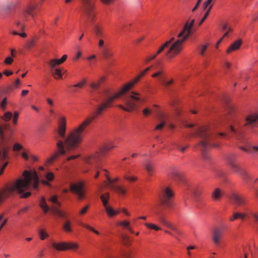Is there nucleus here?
<instances>
[{
    "label": "nucleus",
    "instance_id": "cd10ccee",
    "mask_svg": "<svg viewBox=\"0 0 258 258\" xmlns=\"http://www.w3.org/2000/svg\"><path fill=\"white\" fill-rule=\"evenodd\" d=\"M52 246L56 250L59 251H63L67 250V242H52L51 243Z\"/></svg>",
    "mask_w": 258,
    "mask_h": 258
},
{
    "label": "nucleus",
    "instance_id": "864d4df0",
    "mask_svg": "<svg viewBox=\"0 0 258 258\" xmlns=\"http://www.w3.org/2000/svg\"><path fill=\"white\" fill-rule=\"evenodd\" d=\"M36 5H28L26 9L31 13V14H33V12L36 9Z\"/></svg>",
    "mask_w": 258,
    "mask_h": 258
},
{
    "label": "nucleus",
    "instance_id": "0eeeda50",
    "mask_svg": "<svg viewBox=\"0 0 258 258\" xmlns=\"http://www.w3.org/2000/svg\"><path fill=\"white\" fill-rule=\"evenodd\" d=\"M195 20L192 19L189 23L186 22L184 25L183 29L178 34V39L174 42L170 47L168 51L166 53V55L170 58L179 53L182 49V44L183 42L187 39L191 34V28L194 24Z\"/></svg>",
    "mask_w": 258,
    "mask_h": 258
},
{
    "label": "nucleus",
    "instance_id": "dca6fc26",
    "mask_svg": "<svg viewBox=\"0 0 258 258\" xmlns=\"http://www.w3.org/2000/svg\"><path fill=\"white\" fill-rule=\"evenodd\" d=\"M103 154V153L96 152L94 154L87 157L85 161L87 163L92 167L94 166L95 168H99L101 157Z\"/></svg>",
    "mask_w": 258,
    "mask_h": 258
},
{
    "label": "nucleus",
    "instance_id": "7ed1b4c3",
    "mask_svg": "<svg viewBox=\"0 0 258 258\" xmlns=\"http://www.w3.org/2000/svg\"><path fill=\"white\" fill-rule=\"evenodd\" d=\"M11 133L8 124L0 125V175L3 173L9 163L6 160L10 158V151L14 143L11 138Z\"/></svg>",
    "mask_w": 258,
    "mask_h": 258
},
{
    "label": "nucleus",
    "instance_id": "79ce46f5",
    "mask_svg": "<svg viewBox=\"0 0 258 258\" xmlns=\"http://www.w3.org/2000/svg\"><path fill=\"white\" fill-rule=\"evenodd\" d=\"M12 117V113L11 112H7L2 117L3 120L5 121H8L10 120Z\"/></svg>",
    "mask_w": 258,
    "mask_h": 258
},
{
    "label": "nucleus",
    "instance_id": "6ab92c4d",
    "mask_svg": "<svg viewBox=\"0 0 258 258\" xmlns=\"http://www.w3.org/2000/svg\"><path fill=\"white\" fill-rule=\"evenodd\" d=\"M223 235L222 230L219 227H215L212 233V241L215 245H219Z\"/></svg>",
    "mask_w": 258,
    "mask_h": 258
},
{
    "label": "nucleus",
    "instance_id": "4468645a",
    "mask_svg": "<svg viewBox=\"0 0 258 258\" xmlns=\"http://www.w3.org/2000/svg\"><path fill=\"white\" fill-rule=\"evenodd\" d=\"M70 189L77 195L79 200H82L86 198L83 182H78L71 183L70 184Z\"/></svg>",
    "mask_w": 258,
    "mask_h": 258
},
{
    "label": "nucleus",
    "instance_id": "13d9d810",
    "mask_svg": "<svg viewBox=\"0 0 258 258\" xmlns=\"http://www.w3.org/2000/svg\"><path fill=\"white\" fill-rule=\"evenodd\" d=\"M118 225L124 228H127L129 227L130 223L126 221H120L118 222Z\"/></svg>",
    "mask_w": 258,
    "mask_h": 258
},
{
    "label": "nucleus",
    "instance_id": "9d476101",
    "mask_svg": "<svg viewBox=\"0 0 258 258\" xmlns=\"http://www.w3.org/2000/svg\"><path fill=\"white\" fill-rule=\"evenodd\" d=\"M82 7L81 12L89 23H94L95 21L96 13L95 4L91 0H81Z\"/></svg>",
    "mask_w": 258,
    "mask_h": 258
},
{
    "label": "nucleus",
    "instance_id": "20e7f679",
    "mask_svg": "<svg viewBox=\"0 0 258 258\" xmlns=\"http://www.w3.org/2000/svg\"><path fill=\"white\" fill-rule=\"evenodd\" d=\"M11 133L8 124L0 125V175L3 173L9 163L6 160L10 158V151L14 143L11 138Z\"/></svg>",
    "mask_w": 258,
    "mask_h": 258
},
{
    "label": "nucleus",
    "instance_id": "a19ab883",
    "mask_svg": "<svg viewBox=\"0 0 258 258\" xmlns=\"http://www.w3.org/2000/svg\"><path fill=\"white\" fill-rule=\"evenodd\" d=\"M145 225L147 228L151 229H154L156 231L161 230V228L159 227L152 223H146Z\"/></svg>",
    "mask_w": 258,
    "mask_h": 258
},
{
    "label": "nucleus",
    "instance_id": "5fc2aeb1",
    "mask_svg": "<svg viewBox=\"0 0 258 258\" xmlns=\"http://www.w3.org/2000/svg\"><path fill=\"white\" fill-rule=\"evenodd\" d=\"M7 104V98H4L3 99V100L2 101L1 103V107L3 111H5L6 110Z\"/></svg>",
    "mask_w": 258,
    "mask_h": 258
},
{
    "label": "nucleus",
    "instance_id": "1a4fd4ad",
    "mask_svg": "<svg viewBox=\"0 0 258 258\" xmlns=\"http://www.w3.org/2000/svg\"><path fill=\"white\" fill-rule=\"evenodd\" d=\"M124 101L125 106L119 104L117 105L118 107L125 111L131 112L139 105L143 103L145 101V99L141 97L140 93L135 91H131L124 97Z\"/></svg>",
    "mask_w": 258,
    "mask_h": 258
},
{
    "label": "nucleus",
    "instance_id": "e433bc0d",
    "mask_svg": "<svg viewBox=\"0 0 258 258\" xmlns=\"http://www.w3.org/2000/svg\"><path fill=\"white\" fill-rule=\"evenodd\" d=\"M49 200L52 203L55 204L58 207L61 206V203L57 200V196L56 195L51 196L50 197Z\"/></svg>",
    "mask_w": 258,
    "mask_h": 258
},
{
    "label": "nucleus",
    "instance_id": "c756f323",
    "mask_svg": "<svg viewBox=\"0 0 258 258\" xmlns=\"http://www.w3.org/2000/svg\"><path fill=\"white\" fill-rule=\"evenodd\" d=\"M222 196V190L218 188H215L212 194V198L215 201H218Z\"/></svg>",
    "mask_w": 258,
    "mask_h": 258
},
{
    "label": "nucleus",
    "instance_id": "aec40b11",
    "mask_svg": "<svg viewBox=\"0 0 258 258\" xmlns=\"http://www.w3.org/2000/svg\"><path fill=\"white\" fill-rule=\"evenodd\" d=\"M236 155L235 154H232L229 155L227 157V163L234 171L239 173L242 169H241L237 165L235 164L234 161Z\"/></svg>",
    "mask_w": 258,
    "mask_h": 258
},
{
    "label": "nucleus",
    "instance_id": "c9c22d12",
    "mask_svg": "<svg viewBox=\"0 0 258 258\" xmlns=\"http://www.w3.org/2000/svg\"><path fill=\"white\" fill-rule=\"evenodd\" d=\"M105 208V211L107 214V215L109 217H112L118 213V211H114L112 207L110 206L106 207Z\"/></svg>",
    "mask_w": 258,
    "mask_h": 258
},
{
    "label": "nucleus",
    "instance_id": "0e129e2a",
    "mask_svg": "<svg viewBox=\"0 0 258 258\" xmlns=\"http://www.w3.org/2000/svg\"><path fill=\"white\" fill-rule=\"evenodd\" d=\"M54 175L52 172H48L46 174V178L49 180L51 181L53 179Z\"/></svg>",
    "mask_w": 258,
    "mask_h": 258
},
{
    "label": "nucleus",
    "instance_id": "603ef678",
    "mask_svg": "<svg viewBox=\"0 0 258 258\" xmlns=\"http://www.w3.org/2000/svg\"><path fill=\"white\" fill-rule=\"evenodd\" d=\"M102 54L105 58H109L112 56V54L107 49H104L102 51Z\"/></svg>",
    "mask_w": 258,
    "mask_h": 258
},
{
    "label": "nucleus",
    "instance_id": "a18cd8bd",
    "mask_svg": "<svg viewBox=\"0 0 258 258\" xmlns=\"http://www.w3.org/2000/svg\"><path fill=\"white\" fill-rule=\"evenodd\" d=\"M145 168L149 174L151 175V172L153 171L152 164L150 162H147L145 164Z\"/></svg>",
    "mask_w": 258,
    "mask_h": 258
},
{
    "label": "nucleus",
    "instance_id": "f8f14e48",
    "mask_svg": "<svg viewBox=\"0 0 258 258\" xmlns=\"http://www.w3.org/2000/svg\"><path fill=\"white\" fill-rule=\"evenodd\" d=\"M173 191L169 187H166L163 190L160 198V204L166 208H170L172 206L171 198L173 197Z\"/></svg>",
    "mask_w": 258,
    "mask_h": 258
},
{
    "label": "nucleus",
    "instance_id": "ea45409f",
    "mask_svg": "<svg viewBox=\"0 0 258 258\" xmlns=\"http://www.w3.org/2000/svg\"><path fill=\"white\" fill-rule=\"evenodd\" d=\"M81 225L82 226L84 227V228L93 232L94 233H95V234H96L97 235L99 234V232L97 230H95L92 227L90 226V225H89L88 224H86L85 223H81Z\"/></svg>",
    "mask_w": 258,
    "mask_h": 258
},
{
    "label": "nucleus",
    "instance_id": "ddd939ff",
    "mask_svg": "<svg viewBox=\"0 0 258 258\" xmlns=\"http://www.w3.org/2000/svg\"><path fill=\"white\" fill-rule=\"evenodd\" d=\"M30 14L31 13L25 8L20 12L17 19L15 21L16 26L20 27L22 31H24L25 28L24 22L28 20Z\"/></svg>",
    "mask_w": 258,
    "mask_h": 258
},
{
    "label": "nucleus",
    "instance_id": "6e6d98bb",
    "mask_svg": "<svg viewBox=\"0 0 258 258\" xmlns=\"http://www.w3.org/2000/svg\"><path fill=\"white\" fill-rule=\"evenodd\" d=\"M168 42H165L163 45H162L158 50L157 52L155 54H157V55L160 54L161 52L163 51V50L168 47Z\"/></svg>",
    "mask_w": 258,
    "mask_h": 258
},
{
    "label": "nucleus",
    "instance_id": "bb28decb",
    "mask_svg": "<svg viewBox=\"0 0 258 258\" xmlns=\"http://www.w3.org/2000/svg\"><path fill=\"white\" fill-rule=\"evenodd\" d=\"M94 32L98 38H101L104 36L103 28L99 24L94 25Z\"/></svg>",
    "mask_w": 258,
    "mask_h": 258
},
{
    "label": "nucleus",
    "instance_id": "09e8293b",
    "mask_svg": "<svg viewBox=\"0 0 258 258\" xmlns=\"http://www.w3.org/2000/svg\"><path fill=\"white\" fill-rule=\"evenodd\" d=\"M22 149L23 146L19 143H15L13 147V150L14 152H18Z\"/></svg>",
    "mask_w": 258,
    "mask_h": 258
},
{
    "label": "nucleus",
    "instance_id": "37998d69",
    "mask_svg": "<svg viewBox=\"0 0 258 258\" xmlns=\"http://www.w3.org/2000/svg\"><path fill=\"white\" fill-rule=\"evenodd\" d=\"M67 249H76L78 247V245L76 243H67Z\"/></svg>",
    "mask_w": 258,
    "mask_h": 258
},
{
    "label": "nucleus",
    "instance_id": "f257e3e1",
    "mask_svg": "<svg viewBox=\"0 0 258 258\" xmlns=\"http://www.w3.org/2000/svg\"><path fill=\"white\" fill-rule=\"evenodd\" d=\"M102 105V102L99 105L93 114L86 119L77 128L73 130L68 136L66 137V120L64 116H61L59 121L58 128L57 130V136L55 137L56 141V147L58 149L59 152L64 153L63 144H64L68 150H72L79 145L82 139V133L85 128L95 119L97 116L101 115L106 109L103 110L99 113H97L98 108Z\"/></svg>",
    "mask_w": 258,
    "mask_h": 258
},
{
    "label": "nucleus",
    "instance_id": "338daca9",
    "mask_svg": "<svg viewBox=\"0 0 258 258\" xmlns=\"http://www.w3.org/2000/svg\"><path fill=\"white\" fill-rule=\"evenodd\" d=\"M18 116H19V113L17 111H15L14 112L13 119L14 124H17Z\"/></svg>",
    "mask_w": 258,
    "mask_h": 258
},
{
    "label": "nucleus",
    "instance_id": "e2e57ef3",
    "mask_svg": "<svg viewBox=\"0 0 258 258\" xmlns=\"http://www.w3.org/2000/svg\"><path fill=\"white\" fill-rule=\"evenodd\" d=\"M86 83V81L84 80L82 82L78 83L73 86L74 87H78L80 88H82L83 87L84 85Z\"/></svg>",
    "mask_w": 258,
    "mask_h": 258
},
{
    "label": "nucleus",
    "instance_id": "49530a36",
    "mask_svg": "<svg viewBox=\"0 0 258 258\" xmlns=\"http://www.w3.org/2000/svg\"><path fill=\"white\" fill-rule=\"evenodd\" d=\"M14 89V88L13 85H8L4 89L3 92L6 94H8L12 92Z\"/></svg>",
    "mask_w": 258,
    "mask_h": 258
},
{
    "label": "nucleus",
    "instance_id": "680f3d73",
    "mask_svg": "<svg viewBox=\"0 0 258 258\" xmlns=\"http://www.w3.org/2000/svg\"><path fill=\"white\" fill-rule=\"evenodd\" d=\"M212 1L213 0H207L204 3L203 7L204 10H206L208 7L209 8L211 5H212L211 4Z\"/></svg>",
    "mask_w": 258,
    "mask_h": 258
},
{
    "label": "nucleus",
    "instance_id": "3c124183",
    "mask_svg": "<svg viewBox=\"0 0 258 258\" xmlns=\"http://www.w3.org/2000/svg\"><path fill=\"white\" fill-rule=\"evenodd\" d=\"M100 85V82H93L90 84V87L93 90L98 89Z\"/></svg>",
    "mask_w": 258,
    "mask_h": 258
},
{
    "label": "nucleus",
    "instance_id": "39448f33",
    "mask_svg": "<svg viewBox=\"0 0 258 258\" xmlns=\"http://www.w3.org/2000/svg\"><path fill=\"white\" fill-rule=\"evenodd\" d=\"M193 136L201 140L197 146L200 150L203 158L205 160L210 159L207 151L210 148L217 146L213 143L215 136L212 134L210 128L208 126H199Z\"/></svg>",
    "mask_w": 258,
    "mask_h": 258
},
{
    "label": "nucleus",
    "instance_id": "2eb2a0df",
    "mask_svg": "<svg viewBox=\"0 0 258 258\" xmlns=\"http://www.w3.org/2000/svg\"><path fill=\"white\" fill-rule=\"evenodd\" d=\"M230 198L234 204L237 206H244L248 202L247 198L242 194L233 192L231 194Z\"/></svg>",
    "mask_w": 258,
    "mask_h": 258
},
{
    "label": "nucleus",
    "instance_id": "9b49d317",
    "mask_svg": "<svg viewBox=\"0 0 258 258\" xmlns=\"http://www.w3.org/2000/svg\"><path fill=\"white\" fill-rule=\"evenodd\" d=\"M159 221L162 223L163 224H164L165 226H167V227L169 228L172 231V232L165 230V232L177 238V236L178 235H180L182 234L181 231L179 230L176 226L172 225L171 223L168 222L165 219V218L163 214L161 213H157Z\"/></svg>",
    "mask_w": 258,
    "mask_h": 258
},
{
    "label": "nucleus",
    "instance_id": "412c9836",
    "mask_svg": "<svg viewBox=\"0 0 258 258\" xmlns=\"http://www.w3.org/2000/svg\"><path fill=\"white\" fill-rule=\"evenodd\" d=\"M67 58V55L64 54L62 55V56L61 57L60 59H51L48 62V66L51 69H53L55 68L56 66L59 65L61 63H62L63 62L66 61V60Z\"/></svg>",
    "mask_w": 258,
    "mask_h": 258
},
{
    "label": "nucleus",
    "instance_id": "052dcab7",
    "mask_svg": "<svg viewBox=\"0 0 258 258\" xmlns=\"http://www.w3.org/2000/svg\"><path fill=\"white\" fill-rule=\"evenodd\" d=\"M13 62V59L11 56H8L4 60V63L6 64H11Z\"/></svg>",
    "mask_w": 258,
    "mask_h": 258
},
{
    "label": "nucleus",
    "instance_id": "bf43d9fd",
    "mask_svg": "<svg viewBox=\"0 0 258 258\" xmlns=\"http://www.w3.org/2000/svg\"><path fill=\"white\" fill-rule=\"evenodd\" d=\"M249 214L250 216L254 219V221L256 223H258V214L253 212H250Z\"/></svg>",
    "mask_w": 258,
    "mask_h": 258
},
{
    "label": "nucleus",
    "instance_id": "473e14b6",
    "mask_svg": "<svg viewBox=\"0 0 258 258\" xmlns=\"http://www.w3.org/2000/svg\"><path fill=\"white\" fill-rule=\"evenodd\" d=\"M51 69V72L52 76L55 79H61L62 78V74L61 70L58 68Z\"/></svg>",
    "mask_w": 258,
    "mask_h": 258
},
{
    "label": "nucleus",
    "instance_id": "58836bf2",
    "mask_svg": "<svg viewBox=\"0 0 258 258\" xmlns=\"http://www.w3.org/2000/svg\"><path fill=\"white\" fill-rule=\"evenodd\" d=\"M39 237H40V238L43 240H44L46 238L48 237L49 235L44 230H39Z\"/></svg>",
    "mask_w": 258,
    "mask_h": 258
},
{
    "label": "nucleus",
    "instance_id": "a878e982",
    "mask_svg": "<svg viewBox=\"0 0 258 258\" xmlns=\"http://www.w3.org/2000/svg\"><path fill=\"white\" fill-rule=\"evenodd\" d=\"M39 206L42 209L44 214H46L49 210H51V207L50 208L46 204L45 198L42 197L39 201Z\"/></svg>",
    "mask_w": 258,
    "mask_h": 258
},
{
    "label": "nucleus",
    "instance_id": "c03bdc74",
    "mask_svg": "<svg viewBox=\"0 0 258 258\" xmlns=\"http://www.w3.org/2000/svg\"><path fill=\"white\" fill-rule=\"evenodd\" d=\"M239 174L241 175L243 178L245 180H248L250 178L249 175L248 173L243 169L240 171Z\"/></svg>",
    "mask_w": 258,
    "mask_h": 258
},
{
    "label": "nucleus",
    "instance_id": "b1692460",
    "mask_svg": "<svg viewBox=\"0 0 258 258\" xmlns=\"http://www.w3.org/2000/svg\"><path fill=\"white\" fill-rule=\"evenodd\" d=\"M70 150H68L67 149V147L64 144H63V151L64 153H61L59 152L58 149L57 148V152H55L53 155H52L47 160V163L48 164H51L53 161L56 159L59 155H64L68 151H70Z\"/></svg>",
    "mask_w": 258,
    "mask_h": 258
},
{
    "label": "nucleus",
    "instance_id": "4d7b16f0",
    "mask_svg": "<svg viewBox=\"0 0 258 258\" xmlns=\"http://www.w3.org/2000/svg\"><path fill=\"white\" fill-rule=\"evenodd\" d=\"M89 208V206L88 205H86L83 208H82L80 210V211L79 212L80 215H83L85 214L86 213V212H87Z\"/></svg>",
    "mask_w": 258,
    "mask_h": 258
},
{
    "label": "nucleus",
    "instance_id": "6e6552de",
    "mask_svg": "<svg viewBox=\"0 0 258 258\" xmlns=\"http://www.w3.org/2000/svg\"><path fill=\"white\" fill-rule=\"evenodd\" d=\"M226 116L228 125V132L240 138L242 135V131L240 128L239 121L236 117L235 105L231 102H227L226 106Z\"/></svg>",
    "mask_w": 258,
    "mask_h": 258
},
{
    "label": "nucleus",
    "instance_id": "f3484780",
    "mask_svg": "<svg viewBox=\"0 0 258 258\" xmlns=\"http://www.w3.org/2000/svg\"><path fill=\"white\" fill-rule=\"evenodd\" d=\"M246 122L244 126H249L251 128V132L253 133H256V131L253 128L256 126V122L258 120V114L251 113L245 117Z\"/></svg>",
    "mask_w": 258,
    "mask_h": 258
},
{
    "label": "nucleus",
    "instance_id": "a211bd4d",
    "mask_svg": "<svg viewBox=\"0 0 258 258\" xmlns=\"http://www.w3.org/2000/svg\"><path fill=\"white\" fill-rule=\"evenodd\" d=\"M106 176L108 183H106V182L104 181L106 187H109L112 189L116 191L118 194H121L122 195H124L125 194L126 189L123 187L119 185L113 184V180L111 179L108 175L105 174Z\"/></svg>",
    "mask_w": 258,
    "mask_h": 258
},
{
    "label": "nucleus",
    "instance_id": "f03ea898",
    "mask_svg": "<svg viewBox=\"0 0 258 258\" xmlns=\"http://www.w3.org/2000/svg\"><path fill=\"white\" fill-rule=\"evenodd\" d=\"M39 177L35 170H25L23 173V178H18L16 181L0 190V205L14 192L19 194L21 198H27L31 195V192H25V191L29 190L31 185L34 189H37Z\"/></svg>",
    "mask_w": 258,
    "mask_h": 258
},
{
    "label": "nucleus",
    "instance_id": "774afa93",
    "mask_svg": "<svg viewBox=\"0 0 258 258\" xmlns=\"http://www.w3.org/2000/svg\"><path fill=\"white\" fill-rule=\"evenodd\" d=\"M21 84V81L19 78H18L16 81L12 85L14 87V88H18L20 84Z\"/></svg>",
    "mask_w": 258,
    "mask_h": 258
},
{
    "label": "nucleus",
    "instance_id": "f704fd0d",
    "mask_svg": "<svg viewBox=\"0 0 258 258\" xmlns=\"http://www.w3.org/2000/svg\"><path fill=\"white\" fill-rule=\"evenodd\" d=\"M110 195L109 192H106L104 194H102L100 196V199L103 203V205L105 208L108 207V201L109 199Z\"/></svg>",
    "mask_w": 258,
    "mask_h": 258
},
{
    "label": "nucleus",
    "instance_id": "423d86ee",
    "mask_svg": "<svg viewBox=\"0 0 258 258\" xmlns=\"http://www.w3.org/2000/svg\"><path fill=\"white\" fill-rule=\"evenodd\" d=\"M151 68V67H148L144 71L141 72L134 80L124 84L121 90L114 95L108 96V91H106L105 93L107 95V97L103 100L102 106L98 109L97 113L98 114L100 113L103 109H107V108L111 107L112 103L114 100L118 98L120 96L125 94L133 88L135 85L140 80V79L150 70Z\"/></svg>",
    "mask_w": 258,
    "mask_h": 258
},
{
    "label": "nucleus",
    "instance_id": "2f4dec72",
    "mask_svg": "<svg viewBox=\"0 0 258 258\" xmlns=\"http://www.w3.org/2000/svg\"><path fill=\"white\" fill-rule=\"evenodd\" d=\"M51 211L53 213L57 215L60 218H64V219L67 218V216L66 214L64 213H63V212L59 210L56 207H54V206L52 207L51 209Z\"/></svg>",
    "mask_w": 258,
    "mask_h": 258
},
{
    "label": "nucleus",
    "instance_id": "393cba45",
    "mask_svg": "<svg viewBox=\"0 0 258 258\" xmlns=\"http://www.w3.org/2000/svg\"><path fill=\"white\" fill-rule=\"evenodd\" d=\"M70 150H68L67 149V147L64 144H63V151L64 153H61L59 152L58 149L57 148V152H55L53 155H52L47 160V163L48 164H51L53 161L56 159L59 155H64L68 151H70Z\"/></svg>",
    "mask_w": 258,
    "mask_h": 258
},
{
    "label": "nucleus",
    "instance_id": "4c0bfd02",
    "mask_svg": "<svg viewBox=\"0 0 258 258\" xmlns=\"http://www.w3.org/2000/svg\"><path fill=\"white\" fill-rule=\"evenodd\" d=\"M212 7H213V5H211L209 8H208L207 10L206 11L205 15H204V17L202 18V19L201 20L200 23H199V25H201L204 21L205 20L207 19V17L208 16V15H209L210 14V12L212 8Z\"/></svg>",
    "mask_w": 258,
    "mask_h": 258
},
{
    "label": "nucleus",
    "instance_id": "8fccbe9b",
    "mask_svg": "<svg viewBox=\"0 0 258 258\" xmlns=\"http://www.w3.org/2000/svg\"><path fill=\"white\" fill-rule=\"evenodd\" d=\"M251 255L252 258H258V249L254 248L253 250L250 249Z\"/></svg>",
    "mask_w": 258,
    "mask_h": 258
},
{
    "label": "nucleus",
    "instance_id": "5701e85b",
    "mask_svg": "<svg viewBox=\"0 0 258 258\" xmlns=\"http://www.w3.org/2000/svg\"><path fill=\"white\" fill-rule=\"evenodd\" d=\"M242 43L241 39H238L232 43L227 49V53H230L232 52L238 50Z\"/></svg>",
    "mask_w": 258,
    "mask_h": 258
},
{
    "label": "nucleus",
    "instance_id": "de8ad7c7",
    "mask_svg": "<svg viewBox=\"0 0 258 258\" xmlns=\"http://www.w3.org/2000/svg\"><path fill=\"white\" fill-rule=\"evenodd\" d=\"M124 179L130 182H133L137 180V177L135 176H130L128 175H124L123 176Z\"/></svg>",
    "mask_w": 258,
    "mask_h": 258
},
{
    "label": "nucleus",
    "instance_id": "69168bd1",
    "mask_svg": "<svg viewBox=\"0 0 258 258\" xmlns=\"http://www.w3.org/2000/svg\"><path fill=\"white\" fill-rule=\"evenodd\" d=\"M240 149L241 150H242V151H243L244 152H248L249 153H252V150L251 149V147H248L247 148L240 147Z\"/></svg>",
    "mask_w": 258,
    "mask_h": 258
},
{
    "label": "nucleus",
    "instance_id": "72a5a7b5",
    "mask_svg": "<svg viewBox=\"0 0 258 258\" xmlns=\"http://www.w3.org/2000/svg\"><path fill=\"white\" fill-rule=\"evenodd\" d=\"M62 228L63 230L67 233H71L72 232V228L71 227V222L68 220H66L63 224Z\"/></svg>",
    "mask_w": 258,
    "mask_h": 258
},
{
    "label": "nucleus",
    "instance_id": "c85d7f7f",
    "mask_svg": "<svg viewBox=\"0 0 258 258\" xmlns=\"http://www.w3.org/2000/svg\"><path fill=\"white\" fill-rule=\"evenodd\" d=\"M170 177L175 181H180L182 180V175L176 170H173Z\"/></svg>",
    "mask_w": 258,
    "mask_h": 258
},
{
    "label": "nucleus",
    "instance_id": "4be33fe9",
    "mask_svg": "<svg viewBox=\"0 0 258 258\" xmlns=\"http://www.w3.org/2000/svg\"><path fill=\"white\" fill-rule=\"evenodd\" d=\"M162 71H158L153 74L152 76L153 78L159 77V80L161 84L165 87H168L173 83V81L172 80H171L169 81H165L163 78L162 77Z\"/></svg>",
    "mask_w": 258,
    "mask_h": 258
},
{
    "label": "nucleus",
    "instance_id": "7c9ffc66",
    "mask_svg": "<svg viewBox=\"0 0 258 258\" xmlns=\"http://www.w3.org/2000/svg\"><path fill=\"white\" fill-rule=\"evenodd\" d=\"M39 36H34L32 38L28 40L26 45V48L28 49H31L33 47H34L36 44V41L39 39Z\"/></svg>",
    "mask_w": 258,
    "mask_h": 258
}]
</instances>
